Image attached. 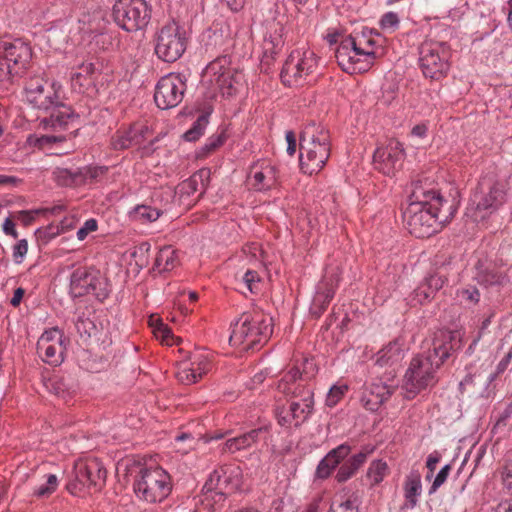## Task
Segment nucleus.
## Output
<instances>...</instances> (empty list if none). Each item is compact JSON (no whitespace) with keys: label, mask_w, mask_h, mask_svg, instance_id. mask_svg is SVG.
Segmentation results:
<instances>
[{"label":"nucleus","mask_w":512,"mask_h":512,"mask_svg":"<svg viewBox=\"0 0 512 512\" xmlns=\"http://www.w3.org/2000/svg\"><path fill=\"white\" fill-rule=\"evenodd\" d=\"M409 201L403 217L409 233L416 238L433 235L440 226L450 222L456 213V207L427 181L412 184Z\"/></svg>","instance_id":"obj_1"},{"label":"nucleus","mask_w":512,"mask_h":512,"mask_svg":"<svg viewBox=\"0 0 512 512\" xmlns=\"http://www.w3.org/2000/svg\"><path fill=\"white\" fill-rule=\"evenodd\" d=\"M451 350L450 341L436 338L427 351L412 358L402 383L406 399L415 398L421 391L437 383V371L450 356Z\"/></svg>","instance_id":"obj_2"},{"label":"nucleus","mask_w":512,"mask_h":512,"mask_svg":"<svg viewBox=\"0 0 512 512\" xmlns=\"http://www.w3.org/2000/svg\"><path fill=\"white\" fill-rule=\"evenodd\" d=\"M379 33L364 28L361 32L345 36L335 51L338 65L343 71L354 74L368 71L376 61L375 36Z\"/></svg>","instance_id":"obj_3"},{"label":"nucleus","mask_w":512,"mask_h":512,"mask_svg":"<svg viewBox=\"0 0 512 512\" xmlns=\"http://www.w3.org/2000/svg\"><path fill=\"white\" fill-rule=\"evenodd\" d=\"M300 168L306 174L318 173L331 154V136L322 124H307L300 135Z\"/></svg>","instance_id":"obj_4"},{"label":"nucleus","mask_w":512,"mask_h":512,"mask_svg":"<svg viewBox=\"0 0 512 512\" xmlns=\"http://www.w3.org/2000/svg\"><path fill=\"white\" fill-rule=\"evenodd\" d=\"M202 84L207 89V97L214 98L236 95L244 85L243 73L232 66L231 57L224 55L211 61L203 70Z\"/></svg>","instance_id":"obj_5"},{"label":"nucleus","mask_w":512,"mask_h":512,"mask_svg":"<svg viewBox=\"0 0 512 512\" xmlns=\"http://www.w3.org/2000/svg\"><path fill=\"white\" fill-rule=\"evenodd\" d=\"M273 333L272 318L263 312L243 313L233 324L230 344L243 350H257Z\"/></svg>","instance_id":"obj_6"},{"label":"nucleus","mask_w":512,"mask_h":512,"mask_svg":"<svg viewBox=\"0 0 512 512\" xmlns=\"http://www.w3.org/2000/svg\"><path fill=\"white\" fill-rule=\"evenodd\" d=\"M507 201L503 184L484 179L479 182L466 208V216L479 223L496 213Z\"/></svg>","instance_id":"obj_7"},{"label":"nucleus","mask_w":512,"mask_h":512,"mask_svg":"<svg viewBox=\"0 0 512 512\" xmlns=\"http://www.w3.org/2000/svg\"><path fill=\"white\" fill-rule=\"evenodd\" d=\"M133 489L139 500L160 503L172 491L171 476L159 466L140 467L134 476Z\"/></svg>","instance_id":"obj_8"},{"label":"nucleus","mask_w":512,"mask_h":512,"mask_svg":"<svg viewBox=\"0 0 512 512\" xmlns=\"http://www.w3.org/2000/svg\"><path fill=\"white\" fill-rule=\"evenodd\" d=\"M32 59V50L21 39L0 42V80L10 81L22 76Z\"/></svg>","instance_id":"obj_9"},{"label":"nucleus","mask_w":512,"mask_h":512,"mask_svg":"<svg viewBox=\"0 0 512 512\" xmlns=\"http://www.w3.org/2000/svg\"><path fill=\"white\" fill-rule=\"evenodd\" d=\"M451 49L446 42L424 41L419 47V65L423 75L432 80L445 77L450 69Z\"/></svg>","instance_id":"obj_10"},{"label":"nucleus","mask_w":512,"mask_h":512,"mask_svg":"<svg viewBox=\"0 0 512 512\" xmlns=\"http://www.w3.org/2000/svg\"><path fill=\"white\" fill-rule=\"evenodd\" d=\"M111 292L109 282L100 270L93 267H79L70 276V294L74 298L93 295L103 301Z\"/></svg>","instance_id":"obj_11"},{"label":"nucleus","mask_w":512,"mask_h":512,"mask_svg":"<svg viewBox=\"0 0 512 512\" xmlns=\"http://www.w3.org/2000/svg\"><path fill=\"white\" fill-rule=\"evenodd\" d=\"M187 48L185 30L176 22L167 23L159 29L155 37V53L165 62H175Z\"/></svg>","instance_id":"obj_12"},{"label":"nucleus","mask_w":512,"mask_h":512,"mask_svg":"<svg viewBox=\"0 0 512 512\" xmlns=\"http://www.w3.org/2000/svg\"><path fill=\"white\" fill-rule=\"evenodd\" d=\"M113 18L123 30L137 31L148 25L151 10L145 0H117L113 5Z\"/></svg>","instance_id":"obj_13"},{"label":"nucleus","mask_w":512,"mask_h":512,"mask_svg":"<svg viewBox=\"0 0 512 512\" xmlns=\"http://www.w3.org/2000/svg\"><path fill=\"white\" fill-rule=\"evenodd\" d=\"M26 101L38 110L45 112L60 103L62 85L59 82H48L42 77L28 79L24 86Z\"/></svg>","instance_id":"obj_14"},{"label":"nucleus","mask_w":512,"mask_h":512,"mask_svg":"<svg viewBox=\"0 0 512 512\" xmlns=\"http://www.w3.org/2000/svg\"><path fill=\"white\" fill-rule=\"evenodd\" d=\"M73 474L74 478L67 484V490L73 495L84 488L100 489L106 480V469L97 458L77 460Z\"/></svg>","instance_id":"obj_15"},{"label":"nucleus","mask_w":512,"mask_h":512,"mask_svg":"<svg viewBox=\"0 0 512 512\" xmlns=\"http://www.w3.org/2000/svg\"><path fill=\"white\" fill-rule=\"evenodd\" d=\"M317 68L316 55L311 50H295L286 59L282 71V82L287 86L298 85L300 81Z\"/></svg>","instance_id":"obj_16"},{"label":"nucleus","mask_w":512,"mask_h":512,"mask_svg":"<svg viewBox=\"0 0 512 512\" xmlns=\"http://www.w3.org/2000/svg\"><path fill=\"white\" fill-rule=\"evenodd\" d=\"M185 91V78L180 74L169 73L157 82L154 101L160 109H171L182 102Z\"/></svg>","instance_id":"obj_17"},{"label":"nucleus","mask_w":512,"mask_h":512,"mask_svg":"<svg viewBox=\"0 0 512 512\" xmlns=\"http://www.w3.org/2000/svg\"><path fill=\"white\" fill-rule=\"evenodd\" d=\"M107 172V167L84 166L76 169L57 167L52 175L55 182L63 187H77L92 184L102 178Z\"/></svg>","instance_id":"obj_18"},{"label":"nucleus","mask_w":512,"mask_h":512,"mask_svg":"<svg viewBox=\"0 0 512 512\" xmlns=\"http://www.w3.org/2000/svg\"><path fill=\"white\" fill-rule=\"evenodd\" d=\"M65 339L58 328H51L42 333L37 341V353L47 364L59 366L64 360Z\"/></svg>","instance_id":"obj_19"},{"label":"nucleus","mask_w":512,"mask_h":512,"mask_svg":"<svg viewBox=\"0 0 512 512\" xmlns=\"http://www.w3.org/2000/svg\"><path fill=\"white\" fill-rule=\"evenodd\" d=\"M404 158L403 145L395 139H390L385 145L378 147L373 155L375 169L388 176L401 169Z\"/></svg>","instance_id":"obj_20"},{"label":"nucleus","mask_w":512,"mask_h":512,"mask_svg":"<svg viewBox=\"0 0 512 512\" xmlns=\"http://www.w3.org/2000/svg\"><path fill=\"white\" fill-rule=\"evenodd\" d=\"M211 369V359L209 353L204 351H195L189 358L183 360L177 371V377L183 384L190 385L196 383L203 375Z\"/></svg>","instance_id":"obj_21"},{"label":"nucleus","mask_w":512,"mask_h":512,"mask_svg":"<svg viewBox=\"0 0 512 512\" xmlns=\"http://www.w3.org/2000/svg\"><path fill=\"white\" fill-rule=\"evenodd\" d=\"M395 390L394 385L387 384L381 379L372 381L362 394L361 402L369 411H376L389 399Z\"/></svg>","instance_id":"obj_22"},{"label":"nucleus","mask_w":512,"mask_h":512,"mask_svg":"<svg viewBox=\"0 0 512 512\" xmlns=\"http://www.w3.org/2000/svg\"><path fill=\"white\" fill-rule=\"evenodd\" d=\"M97 68L94 63L84 59H77L70 64V81L72 88L83 93L93 85Z\"/></svg>","instance_id":"obj_23"},{"label":"nucleus","mask_w":512,"mask_h":512,"mask_svg":"<svg viewBox=\"0 0 512 512\" xmlns=\"http://www.w3.org/2000/svg\"><path fill=\"white\" fill-rule=\"evenodd\" d=\"M277 180V168L266 162L261 165H254L248 175V183L256 191H266L273 188Z\"/></svg>","instance_id":"obj_24"},{"label":"nucleus","mask_w":512,"mask_h":512,"mask_svg":"<svg viewBox=\"0 0 512 512\" xmlns=\"http://www.w3.org/2000/svg\"><path fill=\"white\" fill-rule=\"evenodd\" d=\"M295 396H300L299 401H291L289 405V413L295 421V426L302 424L311 414L313 409V392L308 388H295L293 391Z\"/></svg>","instance_id":"obj_25"},{"label":"nucleus","mask_w":512,"mask_h":512,"mask_svg":"<svg viewBox=\"0 0 512 512\" xmlns=\"http://www.w3.org/2000/svg\"><path fill=\"white\" fill-rule=\"evenodd\" d=\"M350 452L351 446L347 443L340 444L329 451L319 462L315 473L316 477L319 479L328 478L332 471L350 454Z\"/></svg>","instance_id":"obj_26"},{"label":"nucleus","mask_w":512,"mask_h":512,"mask_svg":"<svg viewBox=\"0 0 512 512\" xmlns=\"http://www.w3.org/2000/svg\"><path fill=\"white\" fill-rule=\"evenodd\" d=\"M374 446L366 445L362 449L347 459L338 469L335 476L339 483L346 482L352 478L359 468L366 462L369 455L374 452Z\"/></svg>","instance_id":"obj_27"},{"label":"nucleus","mask_w":512,"mask_h":512,"mask_svg":"<svg viewBox=\"0 0 512 512\" xmlns=\"http://www.w3.org/2000/svg\"><path fill=\"white\" fill-rule=\"evenodd\" d=\"M403 491L405 498L403 507L414 509L422 494L421 475L418 471L413 470L406 475L403 483Z\"/></svg>","instance_id":"obj_28"},{"label":"nucleus","mask_w":512,"mask_h":512,"mask_svg":"<svg viewBox=\"0 0 512 512\" xmlns=\"http://www.w3.org/2000/svg\"><path fill=\"white\" fill-rule=\"evenodd\" d=\"M209 178V172L207 170H200L184 180L177 186V194L181 202L184 203L186 199L193 196L198 191L200 194L204 192L205 181Z\"/></svg>","instance_id":"obj_29"},{"label":"nucleus","mask_w":512,"mask_h":512,"mask_svg":"<svg viewBox=\"0 0 512 512\" xmlns=\"http://www.w3.org/2000/svg\"><path fill=\"white\" fill-rule=\"evenodd\" d=\"M284 25L280 21L272 20L267 23L264 34V47L267 52L275 53L283 44Z\"/></svg>","instance_id":"obj_30"},{"label":"nucleus","mask_w":512,"mask_h":512,"mask_svg":"<svg viewBox=\"0 0 512 512\" xmlns=\"http://www.w3.org/2000/svg\"><path fill=\"white\" fill-rule=\"evenodd\" d=\"M179 264L178 252L172 246L162 247L155 258L153 270L159 273L173 270Z\"/></svg>","instance_id":"obj_31"},{"label":"nucleus","mask_w":512,"mask_h":512,"mask_svg":"<svg viewBox=\"0 0 512 512\" xmlns=\"http://www.w3.org/2000/svg\"><path fill=\"white\" fill-rule=\"evenodd\" d=\"M403 350L398 342H390L381 349L376 358V364L380 366L393 365L403 359Z\"/></svg>","instance_id":"obj_32"},{"label":"nucleus","mask_w":512,"mask_h":512,"mask_svg":"<svg viewBox=\"0 0 512 512\" xmlns=\"http://www.w3.org/2000/svg\"><path fill=\"white\" fill-rule=\"evenodd\" d=\"M75 328L83 342H87L90 338L96 337L99 333V328L95 321L84 314L77 317Z\"/></svg>","instance_id":"obj_33"},{"label":"nucleus","mask_w":512,"mask_h":512,"mask_svg":"<svg viewBox=\"0 0 512 512\" xmlns=\"http://www.w3.org/2000/svg\"><path fill=\"white\" fill-rule=\"evenodd\" d=\"M50 122L53 127H62L68 124L69 120L74 116L73 110L66 105L60 97V103L50 109Z\"/></svg>","instance_id":"obj_34"},{"label":"nucleus","mask_w":512,"mask_h":512,"mask_svg":"<svg viewBox=\"0 0 512 512\" xmlns=\"http://www.w3.org/2000/svg\"><path fill=\"white\" fill-rule=\"evenodd\" d=\"M476 279L478 283L481 285L493 286L502 283L503 275L494 266H489L485 268H482V266H478Z\"/></svg>","instance_id":"obj_35"},{"label":"nucleus","mask_w":512,"mask_h":512,"mask_svg":"<svg viewBox=\"0 0 512 512\" xmlns=\"http://www.w3.org/2000/svg\"><path fill=\"white\" fill-rule=\"evenodd\" d=\"M389 468L385 461L381 459L373 460L366 472V477L372 486L380 484L386 475L388 474Z\"/></svg>","instance_id":"obj_36"},{"label":"nucleus","mask_w":512,"mask_h":512,"mask_svg":"<svg viewBox=\"0 0 512 512\" xmlns=\"http://www.w3.org/2000/svg\"><path fill=\"white\" fill-rule=\"evenodd\" d=\"M161 214L162 212L159 209L149 205H137L130 212L131 218L141 223L154 222L161 216Z\"/></svg>","instance_id":"obj_37"},{"label":"nucleus","mask_w":512,"mask_h":512,"mask_svg":"<svg viewBox=\"0 0 512 512\" xmlns=\"http://www.w3.org/2000/svg\"><path fill=\"white\" fill-rule=\"evenodd\" d=\"M138 133L134 129L118 132L112 137L111 145L115 150H123L139 143Z\"/></svg>","instance_id":"obj_38"},{"label":"nucleus","mask_w":512,"mask_h":512,"mask_svg":"<svg viewBox=\"0 0 512 512\" xmlns=\"http://www.w3.org/2000/svg\"><path fill=\"white\" fill-rule=\"evenodd\" d=\"M227 136L224 130L217 131L215 134L211 135L205 142V144L199 149L197 155L198 157H206L226 141Z\"/></svg>","instance_id":"obj_39"},{"label":"nucleus","mask_w":512,"mask_h":512,"mask_svg":"<svg viewBox=\"0 0 512 512\" xmlns=\"http://www.w3.org/2000/svg\"><path fill=\"white\" fill-rule=\"evenodd\" d=\"M208 122V114L198 116L191 128L184 133V139L189 142L198 140L204 134Z\"/></svg>","instance_id":"obj_40"},{"label":"nucleus","mask_w":512,"mask_h":512,"mask_svg":"<svg viewBox=\"0 0 512 512\" xmlns=\"http://www.w3.org/2000/svg\"><path fill=\"white\" fill-rule=\"evenodd\" d=\"M45 482L35 487L33 495L39 498L48 497L54 493L58 487L59 481L55 474H47L44 476Z\"/></svg>","instance_id":"obj_41"},{"label":"nucleus","mask_w":512,"mask_h":512,"mask_svg":"<svg viewBox=\"0 0 512 512\" xmlns=\"http://www.w3.org/2000/svg\"><path fill=\"white\" fill-rule=\"evenodd\" d=\"M223 475L224 471L222 468L215 469L214 471H212L209 474V477L206 480L205 484L203 485L202 493L211 492L221 488H226L227 479L225 478L224 480H222Z\"/></svg>","instance_id":"obj_42"},{"label":"nucleus","mask_w":512,"mask_h":512,"mask_svg":"<svg viewBox=\"0 0 512 512\" xmlns=\"http://www.w3.org/2000/svg\"><path fill=\"white\" fill-rule=\"evenodd\" d=\"M329 512H359L357 497L350 496L347 499H336L330 506Z\"/></svg>","instance_id":"obj_43"},{"label":"nucleus","mask_w":512,"mask_h":512,"mask_svg":"<svg viewBox=\"0 0 512 512\" xmlns=\"http://www.w3.org/2000/svg\"><path fill=\"white\" fill-rule=\"evenodd\" d=\"M264 432H266V428L260 427L242 435L236 436L234 439L237 441L238 446L242 450H245L252 447L259 440V436Z\"/></svg>","instance_id":"obj_44"},{"label":"nucleus","mask_w":512,"mask_h":512,"mask_svg":"<svg viewBox=\"0 0 512 512\" xmlns=\"http://www.w3.org/2000/svg\"><path fill=\"white\" fill-rule=\"evenodd\" d=\"M203 497V502L207 506H211L213 508V511L216 512L223 506V503L226 500L225 488H221L211 492H205L203 493Z\"/></svg>","instance_id":"obj_45"},{"label":"nucleus","mask_w":512,"mask_h":512,"mask_svg":"<svg viewBox=\"0 0 512 512\" xmlns=\"http://www.w3.org/2000/svg\"><path fill=\"white\" fill-rule=\"evenodd\" d=\"M379 24L382 30L392 33L398 29L400 19L397 13L389 11L383 14Z\"/></svg>","instance_id":"obj_46"},{"label":"nucleus","mask_w":512,"mask_h":512,"mask_svg":"<svg viewBox=\"0 0 512 512\" xmlns=\"http://www.w3.org/2000/svg\"><path fill=\"white\" fill-rule=\"evenodd\" d=\"M347 390L348 386L345 384L332 386L326 397V405L329 407L335 406L344 396Z\"/></svg>","instance_id":"obj_47"},{"label":"nucleus","mask_w":512,"mask_h":512,"mask_svg":"<svg viewBox=\"0 0 512 512\" xmlns=\"http://www.w3.org/2000/svg\"><path fill=\"white\" fill-rule=\"evenodd\" d=\"M337 279L324 277L323 280L318 284V292H322L325 295V299L332 300L336 291Z\"/></svg>","instance_id":"obj_48"},{"label":"nucleus","mask_w":512,"mask_h":512,"mask_svg":"<svg viewBox=\"0 0 512 512\" xmlns=\"http://www.w3.org/2000/svg\"><path fill=\"white\" fill-rule=\"evenodd\" d=\"M156 320L157 322V328L155 329V335L158 338H161L163 342H165L167 345H171L172 342H170L171 339H173L172 332L170 328L163 323L162 319L160 317H153L152 322Z\"/></svg>","instance_id":"obj_49"},{"label":"nucleus","mask_w":512,"mask_h":512,"mask_svg":"<svg viewBox=\"0 0 512 512\" xmlns=\"http://www.w3.org/2000/svg\"><path fill=\"white\" fill-rule=\"evenodd\" d=\"M458 296L461 298L462 301H465L467 304H476L480 300L479 290L474 286L461 289L458 292Z\"/></svg>","instance_id":"obj_50"},{"label":"nucleus","mask_w":512,"mask_h":512,"mask_svg":"<svg viewBox=\"0 0 512 512\" xmlns=\"http://www.w3.org/2000/svg\"><path fill=\"white\" fill-rule=\"evenodd\" d=\"M414 300L422 304L431 299L435 293L429 289L428 285L423 281L413 292Z\"/></svg>","instance_id":"obj_51"},{"label":"nucleus","mask_w":512,"mask_h":512,"mask_svg":"<svg viewBox=\"0 0 512 512\" xmlns=\"http://www.w3.org/2000/svg\"><path fill=\"white\" fill-rule=\"evenodd\" d=\"M450 470H451L450 464H446L440 469V471L437 473V475L434 478V481L429 489V494L435 493L437 491V489L447 480Z\"/></svg>","instance_id":"obj_52"},{"label":"nucleus","mask_w":512,"mask_h":512,"mask_svg":"<svg viewBox=\"0 0 512 512\" xmlns=\"http://www.w3.org/2000/svg\"><path fill=\"white\" fill-rule=\"evenodd\" d=\"M98 228V223L96 219L90 218L84 222L81 228L78 229L76 235L79 241H83L86 239L89 233L96 231Z\"/></svg>","instance_id":"obj_53"},{"label":"nucleus","mask_w":512,"mask_h":512,"mask_svg":"<svg viewBox=\"0 0 512 512\" xmlns=\"http://www.w3.org/2000/svg\"><path fill=\"white\" fill-rule=\"evenodd\" d=\"M243 282L251 293H255L258 289L260 277L254 270H247L243 276Z\"/></svg>","instance_id":"obj_54"},{"label":"nucleus","mask_w":512,"mask_h":512,"mask_svg":"<svg viewBox=\"0 0 512 512\" xmlns=\"http://www.w3.org/2000/svg\"><path fill=\"white\" fill-rule=\"evenodd\" d=\"M28 251V242L26 239L19 240L13 246V258L16 263H21Z\"/></svg>","instance_id":"obj_55"},{"label":"nucleus","mask_w":512,"mask_h":512,"mask_svg":"<svg viewBox=\"0 0 512 512\" xmlns=\"http://www.w3.org/2000/svg\"><path fill=\"white\" fill-rule=\"evenodd\" d=\"M300 377V372L297 369L291 370L279 383L278 389L283 393H289L291 388L289 387L290 382L296 381Z\"/></svg>","instance_id":"obj_56"},{"label":"nucleus","mask_w":512,"mask_h":512,"mask_svg":"<svg viewBox=\"0 0 512 512\" xmlns=\"http://www.w3.org/2000/svg\"><path fill=\"white\" fill-rule=\"evenodd\" d=\"M331 300L325 299V295L322 292L316 291V294L313 299V309H318L314 311V313L319 317L323 311L326 309Z\"/></svg>","instance_id":"obj_57"},{"label":"nucleus","mask_w":512,"mask_h":512,"mask_svg":"<svg viewBox=\"0 0 512 512\" xmlns=\"http://www.w3.org/2000/svg\"><path fill=\"white\" fill-rule=\"evenodd\" d=\"M512 416V403H509L504 410L500 413L496 420L495 427L502 428L506 427Z\"/></svg>","instance_id":"obj_58"},{"label":"nucleus","mask_w":512,"mask_h":512,"mask_svg":"<svg viewBox=\"0 0 512 512\" xmlns=\"http://www.w3.org/2000/svg\"><path fill=\"white\" fill-rule=\"evenodd\" d=\"M424 281L434 293L440 290L444 285V279L437 274L426 277Z\"/></svg>","instance_id":"obj_59"},{"label":"nucleus","mask_w":512,"mask_h":512,"mask_svg":"<svg viewBox=\"0 0 512 512\" xmlns=\"http://www.w3.org/2000/svg\"><path fill=\"white\" fill-rule=\"evenodd\" d=\"M37 233L42 237H45L47 240L54 238L55 236L61 233L59 225H49L44 229H38Z\"/></svg>","instance_id":"obj_60"},{"label":"nucleus","mask_w":512,"mask_h":512,"mask_svg":"<svg viewBox=\"0 0 512 512\" xmlns=\"http://www.w3.org/2000/svg\"><path fill=\"white\" fill-rule=\"evenodd\" d=\"M61 140H62L61 138L56 137V136L43 135L41 137H36L35 141L33 143H34V145H36L40 148H44L47 145H50L51 143H54L56 141H61Z\"/></svg>","instance_id":"obj_61"},{"label":"nucleus","mask_w":512,"mask_h":512,"mask_svg":"<svg viewBox=\"0 0 512 512\" xmlns=\"http://www.w3.org/2000/svg\"><path fill=\"white\" fill-rule=\"evenodd\" d=\"M285 138L287 141V153L290 156H293L296 152L297 142L296 137L293 131H287L285 133Z\"/></svg>","instance_id":"obj_62"},{"label":"nucleus","mask_w":512,"mask_h":512,"mask_svg":"<svg viewBox=\"0 0 512 512\" xmlns=\"http://www.w3.org/2000/svg\"><path fill=\"white\" fill-rule=\"evenodd\" d=\"M428 133V125L426 123H420L415 125L411 130V135L413 137L424 139L427 137Z\"/></svg>","instance_id":"obj_63"},{"label":"nucleus","mask_w":512,"mask_h":512,"mask_svg":"<svg viewBox=\"0 0 512 512\" xmlns=\"http://www.w3.org/2000/svg\"><path fill=\"white\" fill-rule=\"evenodd\" d=\"M511 361H512V348L497 364L496 369H495L497 371V373L503 374L506 371V369L508 368Z\"/></svg>","instance_id":"obj_64"}]
</instances>
